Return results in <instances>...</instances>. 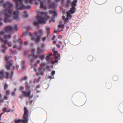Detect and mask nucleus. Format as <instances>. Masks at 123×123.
<instances>
[{
	"label": "nucleus",
	"mask_w": 123,
	"mask_h": 123,
	"mask_svg": "<svg viewBox=\"0 0 123 123\" xmlns=\"http://www.w3.org/2000/svg\"><path fill=\"white\" fill-rule=\"evenodd\" d=\"M3 5L4 8H7L5 11L4 22L5 23L10 22L11 21L10 15L12 12L10 8L12 7V3L7 2L6 3H4Z\"/></svg>",
	"instance_id": "f257e3e1"
},
{
	"label": "nucleus",
	"mask_w": 123,
	"mask_h": 123,
	"mask_svg": "<svg viewBox=\"0 0 123 123\" xmlns=\"http://www.w3.org/2000/svg\"><path fill=\"white\" fill-rule=\"evenodd\" d=\"M48 18L47 13L45 12H40L37 16V21L33 23L34 26H37L39 24L45 23Z\"/></svg>",
	"instance_id": "f03ea898"
},
{
	"label": "nucleus",
	"mask_w": 123,
	"mask_h": 123,
	"mask_svg": "<svg viewBox=\"0 0 123 123\" xmlns=\"http://www.w3.org/2000/svg\"><path fill=\"white\" fill-rule=\"evenodd\" d=\"M34 34V36H33L32 34L30 32L29 33V35L31 37V40L33 41L35 40L36 43L40 41L42 36L43 34L42 31L39 30L38 31L35 32Z\"/></svg>",
	"instance_id": "7ed1b4c3"
},
{
	"label": "nucleus",
	"mask_w": 123,
	"mask_h": 123,
	"mask_svg": "<svg viewBox=\"0 0 123 123\" xmlns=\"http://www.w3.org/2000/svg\"><path fill=\"white\" fill-rule=\"evenodd\" d=\"M23 0H14L16 4V9L20 10L30 9L31 8L30 6H25L24 5L22 2Z\"/></svg>",
	"instance_id": "20e7f679"
},
{
	"label": "nucleus",
	"mask_w": 123,
	"mask_h": 123,
	"mask_svg": "<svg viewBox=\"0 0 123 123\" xmlns=\"http://www.w3.org/2000/svg\"><path fill=\"white\" fill-rule=\"evenodd\" d=\"M0 40L2 42H3V44L1 46L2 50L3 53H5L7 49V48L6 47V45L7 43V40H5L1 36H0Z\"/></svg>",
	"instance_id": "39448f33"
},
{
	"label": "nucleus",
	"mask_w": 123,
	"mask_h": 123,
	"mask_svg": "<svg viewBox=\"0 0 123 123\" xmlns=\"http://www.w3.org/2000/svg\"><path fill=\"white\" fill-rule=\"evenodd\" d=\"M12 30L13 28L12 26L10 25L8 26L5 28L4 31L3 30L0 32V35L2 36L5 34V32L8 33L9 31Z\"/></svg>",
	"instance_id": "423d86ee"
},
{
	"label": "nucleus",
	"mask_w": 123,
	"mask_h": 123,
	"mask_svg": "<svg viewBox=\"0 0 123 123\" xmlns=\"http://www.w3.org/2000/svg\"><path fill=\"white\" fill-rule=\"evenodd\" d=\"M13 14L14 16V19L15 20H17L19 17V12L17 10H15L14 11Z\"/></svg>",
	"instance_id": "0eeeda50"
},
{
	"label": "nucleus",
	"mask_w": 123,
	"mask_h": 123,
	"mask_svg": "<svg viewBox=\"0 0 123 123\" xmlns=\"http://www.w3.org/2000/svg\"><path fill=\"white\" fill-rule=\"evenodd\" d=\"M12 65V64L11 62L8 61L6 62V68L7 70H10Z\"/></svg>",
	"instance_id": "6e6552de"
},
{
	"label": "nucleus",
	"mask_w": 123,
	"mask_h": 123,
	"mask_svg": "<svg viewBox=\"0 0 123 123\" xmlns=\"http://www.w3.org/2000/svg\"><path fill=\"white\" fill-rule=\"evenodd\" d=\"M37 0H26L25 1V2H29L30 4H32L33 3V1H35V5H38V3L36 2ZM38 1V2H40L41 1V0H37Z\"/></svg>",
	"instance_id": "1a4fd4ad"
},
{
	"label": "nucleus",
	"mask_w": 123,
	"mask_h": 123,
	"mask_svg": "<svg viewBox=\"0 0 123 123\" xmlns=\"http://www.w3.org/2000/svg\"><path fill=\"white\" fill-rule=\"evenodd\" d=\"M49 12L50 14H53V16L54 17H55L57 16V12L56 11L51 10L49 11Z\"/></svg>",
	"instance_id": "9d476101"
},
{
	"label": "nucleus",
	"mask_w": 123,
	"mask_h": 123,
	"mask_svg": "<svg viewBox=\"0 0 123 123\" xmlns=\"http://www.w3.org/2000/svg\"><path fill=\"white\" fill-rule=\"evenodd\" d=\"M22 93L24 94V95L25 97H29L30 96L31 93V92L30 91H29L27 92L25 91H22Z\"/></svg>",
	"instance_id": "9b49d317"
},
{
	"label": "nucleus",
	"mask_w": 123,
	"mask_h": 123,
	"mask_svg": "<svg viewBox=\"0 0 123 123\" xmlns=\"http://www.w3.org/2000/svg\"><path fill=\"white\" fill-rule=\"evenodd\" d=\"M44 2L42 1L40 3V7L42 8H43L44 10H46L47 9V6H46L44 5Z\"/></svg>",
	"instance_id": "f8f14e48"
},
{
	"label": "nucleus",
	"mask_w": 123,
	"mask_h": 123,
	"mask_svg": "<svg viewBox=\"0 0 123 123\" xmlns=\"http://www.w3.org/2000/svg\"><path fill=\"white\" fill-rule=\"evenodd\" d=\"M56 5L55 3H52L49 5V7L51 9L55 10L56 8Z\"/></svg>",
	"instance_id": "ddd939ff"
},
{
	"label": "nucleus",
	"mask_w": 123,
	"mask_h": 123,
	"mask_svg": "<svg viewBox=\"0 0 123 123\" xmlns=\"http://www.w3.org/2000/svg\"><path fill=\"white\" fill-rule=\"evenodd\" d=\"M77 0H74L71 4L72 7H75L77 6Z\"/></svg>",
	"instance_id": "4468645a"
},
{
	"label": "nucleus",
	"mask_w": 123,
	"mask_h": 123,
	"mask_svg": "<svg viewBox=\"0 0 123 123\" xmlns=\"http://www.w3.org/2000/svg\"><path fill=\"white\" fill-rule=\"evenodd\" d=\"M75 7H72L70 8V10L68 12H69L71 14H73L75 12Z\"/></svg>",
	"instance_id": "2eb2a0df"
},
{
	"label": "nucleus",
	"mask_w": 123,
	"mask_h": 123,
	"mask_svg": "<svg viewBox=\"0 0 123 123\" xmlns=\"http://www.w3.org/2000/svg\"><path fill=\"white\" fill-rule=\"evenodd\" d=\"M42 69L41 68H39L38 69V71L40 73H37L36 74V75L38 76L39 75H43V72H42Z\"/></svg>",
	"instance_id": "dca6fc26"
},
{
	"label": "nucleus",
	"mask_w": 123,
	"mask_h": 123,
	"mask_svg": "<svg viewBox=\"0 0 123 123\" xmlns=\"http://www.w3.org/2000/svg\"><path fill=\"white\" fill-rule=\"evenodd\" d=\"M115 11L117 13H119L121 12L122 9L120 7H117L116 8Z\"/></svg>",
	"instance_id": "f3484780"
},
{
	"label": "nucleus",
	"mask_w": 123,
	"mask_h": 123,
	"mask_svg": "<svg viewBox=\"0 0 123 123\" xmlns=\"http://www.w3.org/2000/svg\"><path fill=\"white\" fill-rule=\"evenodd\" d=\"M4 77V71L2 70L0 71V80H2Z\"/></svg>",
	"instance_id": "a211bd4d"
},
{
	"label": "nucleus",
	"mask_w": 123,
	"mask_h": 123,
	"mask_svg": "<svg viewBox=\"0 0 123 123\" xmlns=\"http://www.w3.org/2000/svg\"><path fill=\"white\" fill-rule=\"evenodd\" d=\"M46 56L45 54L43 53L41 55L39 56V58L40 60H43L45 59Z\"/></svg>",
	"instance_id": "6ab92c4d"
},
{
	"label": "nucleus",
	"mask_w": 123,
	"mask_h": 123,
	"mask_svg": "<svg viewBox=\"0 0 123 123\" xmlns=\"http://www.w3.org/2000/svg\"><path fill=\"white\" fill-rule=\"evenodd\" d=\"M3 36H4V37L5 39H10L12 37V36L11 34L9 35H5L4 34Z\"/></svg>",
	"instance_id": "aec40b11"
},
{
	"label": "nucleus",
	"mask_w": 123,
	"mask_h": 123,
	"mask_svg": "<svg viewBox=\"0 0 123 123\" xmlns=\"http://www.w3.org/2000/svg\"><path fill=\"white\" fill-rule=\"evenodd\" d=\"M33 58L32 59L30 60V62L32 63L34 61V59H35L37 58L38 57L37 56L35 55L34 54L32 56Z\"/></svg>",
	"instance_id": "412c9836"
},
{
	"label": "nucleus",
	"mask_w": 123,
	"mask_h": 123,
	"mask_svg": "<svg viewBox=\"0 0 123 123\" xmlns=\"http://www.w3.org/2000/svg\"><path fill=\"white\" fill-rule=\"evenodd\" d=\"M30 88V86L28 85V83L26 84L25 86V88L26 91H28L29 90Z\"/></svg>",
	"instance_id": "4be33fe9"
},
{
	"label": "nucleus",
	"mask_w": 123,
	"mask_h": 123,
	"mask_svg": "<svg viewBox=\"0 0 123 123\" xmlns=\"http://www.w3.org/2000/svg\"><path fill=\"white\" fill-rule=\"evenodd\" d=\"M24 119L23 118V119H18V120H16L15 121V123H20L21 122H22L24 121Z\"/></svg>",
	"instance_id": "5701e85b"
},
{
	"label": "nucleus",
	"mask_w": 123,
	"mask_h": 123,
	"mask_svg": "<svg viewBox=\"0 0 123 123\" xmlns=\"http://www.w3.org/2000/svg\"><path fill=\"white\" fill-rule=\"evenodd\" d=\"M71 14L69 12H67V18H69V19H70L72 17V16Z\"/></svg>",
	"instance_id": "b1692460"
},
{
	"label": "nucleus",
	"mask_w": 123,
	"mask_h": 123,
	"mask_svg": "<svg viewBox=\"0 0 123 123\" xmlns=\"http://www.w3.org/2000/svg\"><path fill=\"white\" fill-rule=\"evenodd\" d=\"M88 60L89 61L92 62L95 59L93 57L90 56L88 57Z\"/></svg>",
	"instance_id": "393cba45"
},
{
	"label": "nucleus",
	"mask_w": 123,
	"mask_h": 123,
	"mask_svg": "<svg viewBox=\"0 0 123 123\" xmlns=\"http://www.w3.org/2000/svg\"><path fill=\"white\" fill-rule=\"evenodd\" d=\"M46 29L47 31V37H48V36L49 32H50V28L48 27H46Z\"/></svg>",
	"instance_id": "a878e982"
},
{
	"label": "nucleus",
	"mask_w": 123,
	"mask_h": 123,
	"mask_svg": "<svg viewBox=\"0 0 123 123\" xmlns=\"http://www.w3.org/2000/svg\"><path fill=\"white\" fill-rule=\"evenodd\" d=\"M18 30L17 26L16 25H14L13 26V30L17 31Z\"/></svg>",
	"instance_id": "bb28decb"
},
{
	"label": "nucleus",
	"mask_w": 123,
	"mask_h": 123,
	"mask_svg": "<svg viewBox=\"0 0 123 123\" xmlns=\"http://www.w3.org/2000/svg\"><path fill=\"white\" fill-rule=\"evenodd\" d=\"M6 74L5 78L6 79H7L10 78V76H9V74L7 72H6L5 73Z\"/></svg>",
	"instance_id": "cd10ccee"
},
{
	"label": "nucleus",
	"mask_w": 123,
	"mask_h": 123,
	"mask_svg": "<svg viewBox=\"0 0 123 123\" xmlns=\"http://www.w3.org/2000/svg\"><path fill=\"white\" fill-rule=\"evenodd\" d=\"M70 0H68L67 3L66 4V6L68 7L69 6V4L70 2Z\"/></svg>",
	"instance_id": "c85d7f7f"
},
{
	"label": "nucleus",
	"mask_w": 123,
	"mask_h": 123,
	"mask_svg": "<svg viewBox=\"0 0 123 123\" xmlns=\"http://www.w3.org/2000/svg\"><path fill=\"white\" fill-rule=\"evenodd\" d=\"M113 80L115 81H117L118 79V77L117 76H115L113 77Z\"/></svg>",
	"instance_id": "c756f323"
},
{
	"label": "nucleus",
	"mask_w": 123,
	"mask_h": 123,
	"mask_svg": "<svg viewBox=\"0 0 123 123\" xmlns=\"http://www.w3.org/2000/svg\"><path fill=\"white\" fill-rule=\"evenodd\" d=\"M58 28H63L64 27V25H59L58 26Z\"/></svg>",
	"instance_id": "7c9ffc66"
},
{
	"label": "nucleus",
	"mask_w": 123,
	"mask_h": 123,
	"mask_svg": "<svg viewBox=\"0 0 123 123\" xmlns=\"http://www.w3.org/2000/svg\"><path fill=\"white\" fill-rule=\"evenodd\" d=\"M69 19V18H66L64 20V23L65 24H66V23H68V20Z\"/></svg>",
	"instance_id": "2f4dec72"
},
{
	"label": "nucleus",
	"mask_w": 123,
	"mask_h": 123,
	"mask_svg": "<svg viewBox=\"0 0 123 123\" xmlns=\"http://www.w3.org/2000/svg\"><path fill=\"white\" fill-rule=\"evenodd\" d=\"M10 93V92L9 90H7L6 91L5 94L7 95H9Z\"/></svg>",
	"instance_id": "473e14b6"
},
{
	"label": "nucleus",
	"mask_w": 123,
	"mask_h": 123,
	"mask_svg": "<svg viewBox=\"0 0 123 123\" xmlns=\"http://www.w3.org/2000/svg\"><path fill=\"white\" fill-rule=\"evenodd\" d=\"M3 112H9V111H7V109L6 108H3Z\"/></svg>",
	"instance_id": "72a5a7b5"
},
{
	"label": "nucleus",
	"mask_w": 123,
	"mask_h": 123,
	"mask_svg": "<svg viewBox=\"0 0 123 123\" xmlns=\"http://www.w3.org/2000/svg\"><path fill=\"white\" fill-rule=\"evenodd\" d=\"M41 49L40 48H38L37 49V53H39L41 52Z\"/></svg>",
	"instance_id": "f704fd0d"
},
{
	"label": "nucleus",
	"mask_w": 123,
	"mask_h": 123,
	"mask_svg": "<svg viewBox=\"0 0 123 123\" xmlns=\"http://www.w3.org/2000/svg\"><path fill=\"white\" fill-rule=\"evenodd\" d=\"M18 41L19 43L20 44H22V41L21 39L20 38H19L18 39Z\"/></svg>",
	"instance_id": "c9c22d12"
},
{
	"label": "nucleus",
	"mask_w": 123,
	"mask_h": 123,
	"mask_svg": "<svg viewBox=\"0 0 123 123\" xmlns=\"http://www.w3.org/2000/svg\"><path fill=\"white\" fill-rule=\"evenodd\" d=\"M25 61H24L22 62V68H25Z\"/></svg>",
	"instance_id": "e433bc0d"
},
{
	"label": "nucleus",
	"mask_w": 123,
	"mask_h": 123,
	"mask_svg": "<svg viewBox=\"0 0 123 123\" xmlns=\"http://www.w3.org/2000/svg\"><path fill=\"white\" fill-rule=\"evenodd\" d=\"M9 59V57L8 56H6L5 58V60L6 61H7Z\"/></svg>",
	"instance_id": "4c0bfd02"
},
{
	"label": "nucleus",
	"mask_w": 123,
	"mask_h": 123,
	"mask_svg": "<svg viewBox=\"0 0 123 123\" xmlns=\"http://www.w3.org/2000/svg\"><path fill=\"white\" fill-rule=\"evenodd\" d=\"M8 87V85L6 84L4 86V90H6Z\"/></svg>",
	"instance_id": "58836bf2"
},
{
	"label": "nucleus",
	"mask_w": 123,
	"mask_h": 123,
	"mask_svg": "<svg viewBox=\"0 0 123 123\" xmlns=\"http://www.w3.org/2000/svg\"><path fill=\"white\" fill-rule=\"evenodd\" d=\"M28 79V78L26 76H25L24 78H22V80H27Z\"/></svg>",
	"instance_id": "ea45409f"
},
{
	"label": "nucleus",
	"mask_w": 123,
	"mask_h": 123,
	"mask_svg": "<svg viewBox=\"0 0 123 123\" xmlns=\"http://www.w3.org/2000/svg\"><path fill=\"white\" fill-rule=\"evenodd\" d=\"M45 65V64L44 63H42L40 64L41 67H44Z\"/></svg>",
	"instance_id": "a19ab883"
},
{
	"label": "nucleus",
	"mask_w": 123,
	"mask_h": 123,
	"mask_svg": "<svg viewBox=\"0 0 123 123\" xmlns=\"http://www.w3.org/2000/svg\"><path fill=\"white\" fill-rule=\"evenodd\" d=\"M2 97V95L1 94H0V99ZM4 100L1 99L0 100V103L3 102L4 101Z\"/></svg>",
	"instance_id": "79ce46f5"
},
{
	"label": "nucleus",
	"mask_w": 123,
	"mask_h": 123,
	"mask_svg": "<svg viewBox=\"0 0 123 123\" xmlns=\"http://www.w3.org/2000/svg\"><path fill=\"white\" fill-rule=\"evenodd\" d=\"M50 57L49 56H47L45 58V59L47 61H49L50 59Z\"/></svg>",
	"instance_id": "37998d69"
},
{
	"label": "nucleus",
	"mask_w": 123,
	"mask_h": 123,
	"mask_svg": "<svg viewBox=\"0 0 123 123\" xmlns=\"http://www.w3.org/2000/svg\"><path fill=\"white\" fill-rule=\"evenodd\" d=\"M13 73H14L13 72H11V75L10 76V79H11L12 78V77L13 76Z\"/></svg>",
	"instance_id": "c03bdc74"
},
{
	"label": "nucleus",
	"mask_w": 123,
	"mask_h": 123,
	"mask_svg": "<svg viewBox=\"0 0 123 123\" xmlns=\"http://www.w3.org/2000/svg\"><path fill=\"white\" fill-rule=\"evenodd\" d=\"M7 44H8V46L9 47H11L12 46V44H11V43L10 42H9V43H7Z\"/></svg>",
	"instance_id": "a18cd8bd"
},
{
	"label": "nucleus",
	"mask_w": 123,
	"mask_h": 123,
	"mask_svg": "<svg viewBox=\"0 0 123 123\" xmlns=\"http://www.w3.org/2000/svg\"><path fill=\"white\" fill-rule=\"evenodd\" d=\"M8 99V97L6 96H5L3 97V99L4 100H7Z\"/></svg>",
	"instance_id": "49530a36"
},
{
	"label": "nucleus",
	"mask_w": 123,
	"mask_h": 123,
	"mask_svg": "<svg viewBox=\"0 0 123 123\" xmlns=\"http://www.w3.org/2000/svg\"><path fill=\"white\" fill-rule=\"evenodd\" d=\"M47 37H43L42 38V41L43 42L45 41V40H46V38Z\"/></svg>",
	"instance_id": "de8ad7c7"
},
{
	"label": "nucleus",
	"mask_w": 123,
	"mask_h": 123,
	"mask_svg": "<svg viewBox=\"0 0 123 123\" xmlns=\"http://www.w3.org/2000/svg\"><path fill=\"white\" fill-rule=\"evenodd\" d=\"M31 67H32V68H33V67H35L37 66V65L36 63H35L34 64H31Z\"/></svg>",
	"instance_id": "09e8293b"
},
{
	"label": "nucleus",
	"mask_w": 123,
	"mask_h": 123,
	"mask_svg": "<svg viewBox=\"0 0 123 123\" xmlns=\"http://www.w3.org/2000/svg\"><path fill=\"white\" fill-rule=\"evenodd\" d=\"M24 89V87L23 86H22L20 87L19 90L20 91H22Z\"/></svg>",
	"instance_id": "8fccbe9b"
},
{
	"label": "nucleus",
	"mask_w": 123,
	"mask_h": 123,
	"mask_svg": "<svg viewBox=\"0 0 123 123\" xmlns=\"http://www.w3.org/2000/svg\"><path fill=\"white\" fill-rule=\"evenodd\" d=\"M55 71H53L51 73V75L52 76H53V75L55 74Z\"/></svg>",
	"instance_id": "3c124183"
},
{
	"label": "nucleus",
	"mask_w": 123,
	"mask_h": 123,
	"mask_svg": "<svg viewBox=\"0 0 123 123\" xmlns=\"http://www.w3.org/2000/svg\"><path fill=\"white\" fill-rule=\"evenodd\" d=\"M55 22V20H54V19H50V22Z\"/></svg>",
	"instance_id": "603ef678"
},
{
	"label": "nucleus",
	"mask_w": 123,
	"mask_h": 123,
	"mask_svg": "<svg viewBox=\"0 0 123 123\" xmlns=\"http://www.w3.org/2000/svg\"><path fill=\"white\" fill-rule=\"evenodd\" d=\"M58 53V51H55L54 52V54L55 55H57Z\"/></svg>",
	"instance_id": "864d4df0"
},
{
	"label": "nucleus",
	"mask_w": 123,
	"mask_h": 123,
	"mask_svg": "<svg viewBox=\"0 0 123 123\" xmlns=\"http://www.w3.org/2000/svg\"><path fill=\"white\" fill-rule=\"evenodd\" d=\"M11 94L12 96H14L15 95V93L14 92H12L11 93Z\"/></svg>",
	"instance_id": "5fc2aeb1"
},
{
	"label": "nucleus",
	"mask_w": 123,
	"mask_h": 123,
	"mask_svg": "<svg viewBox=\"0 0 123 123\" xmlns=\"http://www.w3.org/2000/svg\"><path fill=\"white\" fill-rule=\"evenodd\" d=\"M57 38L59 39H61L62 38V36L61 35H59Z\"/></svg>",
	"instance_id": "6e6d98bb"
},
{
	"label": "nucleus",
	"mask_w": 123,
	"mask_h": 123,
	"mask_svg": "<svg viewBox=\"0 0 123 123\" xmlns=\"http://www.w3.org/2000/svg\"><path fill=\"white\" fill-rule=\"evenodd\" d=\"M56 47L58 48H60V45L59 44H57L56 45Z\"/></svg>",
	"instance_id": "4d7b16f0"
},
{
	"label": "nucleus",
	"mask_w": 123,
	"mask_h": 123,
	"mask_svg": "<svg viewBox=\"0 0 123 123\" xmlns=\"http://www.w3.org/2000/svg\"><path fill=\"white\" fill-rule=\"evenodd\" d=\"M32 100H30L29 102V104L30 105H31L32 104Z\"/></svg>",
	"instance_id": "13d9d810"
},
{
	"label": "nucleus",
	"mask_w": 123,
	"mask_h": 123,
	"mask_svg": "<svg viewBox=\"0 0 123 123\" xmlns=\"http://www.w3.org/2000/svg\"><path fill=\"white\" fill-rule=\"evenodd\" d=\"M56 57H55V62L56 63H57L58 62L57 60V59H56Z\"/></svg>",
	"instance_id": "bf43d9fd"
},
{
	"label": "nucleus",
	"mask_w": 123,
	"mask_h": 123,
	"mask_svg": "<svg viewBox=\"0 0 123 123\" xmlns=\"http://www.w3.org/2000/svg\"><path fill=\"white\" fill-rule=\"evenodd\" d=\"M40 86V85H37L36 86V88H39Z\"/></svg>",
	"instance_id": "052dcab7"
},
{
	"label": "nucleus",
	"mask_w": 123,
	"mask_h": 123,
	"mask_svg": "<svg viewBox=\"0 0 123 123\" xmlns=\"http://www.w3.org/2000/svg\"><path fill=\"white\" fill-rule=\"evenodd\" d=\"M53 43L54 44H55L56 43V41H53Z\"/></svg>",
	"instance_id": "680f3d73"
},
{
	"label": "nucleus",
	"mask_w": 123,
	"mask_h": 123,
	"mask_svg": "<svg viewBox=\"0 0 123 123\" xmlns=\"http://www.w3.org/2000/svg\"><path fill=\"white\" fill-rule=\"evenodd\" d=\"M55 35H54L53 36V37L52 38V40H54L55 39Z\"/></svg>",
	"instance_id": "e2e57ef3"
},
{
	"label": "nucleus",
	"mask_w": 123,
	"mask_h": 123,
	"mask_svg": "<svg viewBox=\"0 0 123 123\" xmlns=\"http://www.w3.org/2000/svg\"><path fill=\"white\" fill-rule=\"evenodd\" d=\"M52 53H50L49 54V55L48 56H49V57L50 56H52Z\"/></svg>",
	"instance_id": "0e129e2a"
},
{
	"label": "nucleus",
	"mask_w": 123,
	"mask_h": 123,
	"mask_svg": "<svg viewBox=\"0 0 123 123\" xmlns=\"http://www.w3.org/2000/svg\"><path fill=\"white\" fill-rule=\"evenodd\" d=\"M58 32V31L57 30H54L53 32L54 33H57V32Z\"/></svg>",
	"instance_id": "69168bd1"
},
{
	"label": "nucleus",
	"mask_w": 123,
	"mask_h": 123,
	"mask_svg": "<svg viewBox=\"0 0 123 123\" xmlns=\"http://www.w3.org/2000/svg\"><path fill=\"white\" fill-rule=\"evenodd\" d=\"M55 57H56V59H57V60H58L60 59L59 57L57 56H56Z\"/></svg>",
	"instance_id": "338daca9"
},
{
	"label": "nucleus",
	"mask_w": 123,
	"mask_h": 123,
	"mask_svg": "<svg viewBox=\"0 0 123 123\" xmlns=\"http://www.w3.org/2000/svg\"><path fill=\"white\" fill-rule=\"evenodd\" d=\"M24 17L25 18H27V17H28V15L27 14H25V15H24Z\"/></svg>",
	"instance_id": "774afa93"
}]
</instances>
